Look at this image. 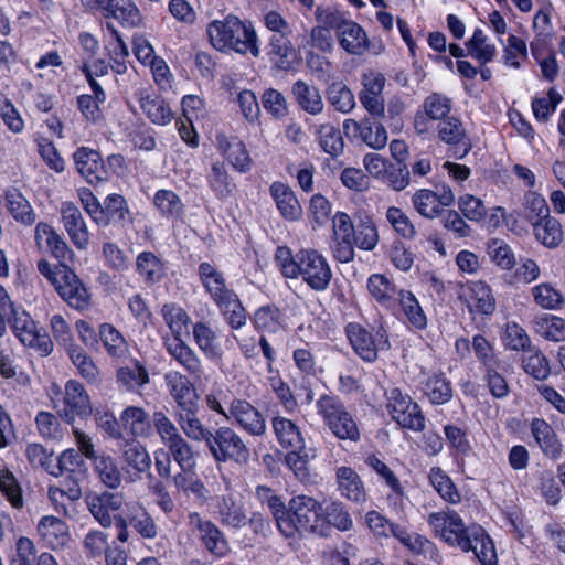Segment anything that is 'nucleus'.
<instances>
[{
  "label": "nucleus",
  "instance_id": "13d9d810",
  "mask_svg": "<svg viewBox=\"0 0 565 565\" xmlns=\"http://www.w3.org/2000/svg\"><path fill=\"white\" fill-rule=\"evenodd\" d=\"M532 296L536 305L548 310L558 309L564 302L563 295L546 282L532 288Z\"/></svg>",
  "mask_w": 565,
  "mask_h": 565
},
{
  "label": "nucleus",
  "instance_id": "052dcab7",
  "mask_svg": "<svg viewBox=\"0 0 565 565\" xmlns=\"http://www.w3.org/2000/svg\"><path fill=\"white\" fill-rule=\"evenodd\" d=\"M425 116L431 120L446 119L451 109V100L439 93L427 96L423 103Z\"/></svg>",
  "mask_w": 565,
  "mask_h": 565
},
{
  "label": "nucleus",
  "instance_id": "dca6fc26",
  "mask_svg": "<svg viewBox=\"0 0 565 565\" xmlns=\"http://www.w3.org/2000/svg\"><path fill=\"white\" fill-rule=\"evenodd\" d=\"M438 138L454 147V156L456 158H463L471 149V143L467 138L466 130L460 119L456 117H447L439 121Z\"/></svg>",
  "mask_w": 565,
  "mask_h": 565
},
{
  "label": "nucleus",
  "instance_id": "69168bd1",
  "mask_svg": "<svg viewBox=\"0 0 565 565\" xmlns=\"http://www.w3.org/2000/svg\"><path fill=\"white\" fill-rule=\"evenodd\" d=\"M217 306L232 328L238 329L246 323L245 310L236 294L230 295L226 300L217 303Z\"/></svg>",
  "mask_w": 565,
  "mask_h": 565
},
{
  "label": "nucleus",
  "instance_id": "aec40b11",
  "mask_svg": "<svg viewBox=\"0 0 565 565\" xmlns=\"http://www.w3.org/2000/svg\"><path fill=\"white\" fill-rule=\"evenodd\" d=\"M78 173L90 184H96L106 178V171L100 154L90 148H79L73 154Z\"/></svg>",
  "mask_w": 565,
  "mask_h": 565
},
{
  "label": "nucleus",
  "instance_id": "1a4fd4ad",
  "mask_svg": "<svg viewBox=\"0 0 565 565\" xmlns=\"http://www.w3.org/2000/svg\"><path fill=\"white\" fill-rule=\"evenodd\" d=\"M12 320V329L15 337L22 344L35 349L42 355H47L52 352L53 343L46 334H42L34 320L25 311H14Z\"/></svg>",
  "mask_w": 565,
  "mask_h": 565
},
{
  "label": "nucleus",
  "instance_id": "f8f14e48",
  "mask_svg": "<svg viewBox=\"0 0 565 565\" xmlns=\"http://www.w3.org/2000/svg\"><path fill=\"white\" fill-rule=\"evenodd\" d=\"M189 525L198 531L204 546L216 556H224L230 551L228 543L221 530L210 520H204L196 512L190 513Z\"/></svg>",
  "mask_w": 565,
  "mask_h": 565
},
{
  "label": "nucleus",
  "instance_id": "09e8293b",
  "mask_svg": "<svg viewBox=\"0 0 565 565\" xmlns=\"http://www.w3.org/2000/svg\"><path fill=\"white\" fill-rule=\"evenodd\" d=\"M397 300L399 301L408 322L414 328L424 329L427 326V318L412 292L399 290Z\"/></svg>",
  "mask_w": 565,
  "mask_h": 565
},
{
  "label": "nucleus",
  "instance_id": "f3484780",
  "mask_svg": "<svg viewBox=\"0 0 565 565\" xmlns=\"http://www.w3.org/2000/svg\"><path fill=\"white\" fill-rule=\"evenodd\" d=\"M347 335L356 354L369 362L376 359L379 349H388L390 347L386 339L375 342L371 333L358 323L347 326Z\"/></svg>",
  "mask_w": 565,
  "mask_h": 565
},
{
  "label": "nucleus",
  "instance_id": "a18cd8bd",
  "mask_svg": "<svg viewBox=\"0 0 565 565\" xmlns=\"http://www.w3.org/2000/svg\"><path fill=\"white\" fill-rule=\"evenodd\" d=\"M534 326L536 333L546 340L554 342L565 341V320L563 318L545 315L537 317Z\"/></svg>",
  "mask_w": 565,
  "mask_h": 565
},
{
  "label": "nucleus",
  "instance_id": "58836bf2",
  "mask_svg": "<svg viewBox=\"0 0 565 565\" xmlns=\"http://www.w3.org/2000/svg\"><path fill=\"white\" fill-rule=\"evenodd\" d=\"M193 337L199 349L210 359L222 356V349L216 332L206 323L198 322L193 327Z\"/></svg>",
  "mask_w": 565,
  "mask_h": 565
},
{
  "label": "nucleus",
  "instance_id": "f704fd0d",
  "mask_svg": "<svg viewBox=\"0 0 565 565\" xmlns=\"http://www.w3.org/2000/svg\"><path fill=\"white\" fill-rule=\"evenodd\" d=\"M124 461L139 473L151 467V458L146 447L135 438L126 439L121 446Z\"/></svg>",
  "mask_w": 565,
  "mask_h": 565
},
{
  "label": "nucleus",
  "instance_id": "338daca9",
  "mask_svg": "<svg viewBox=\"0 0 565 565\" xmlns=\"http://www.w3.org/2000/svg\"><path fill=\"white\" fill-rule=\"evenodd\" d=\"M523 359L524 371L536 380H545L550 373V364L546 356L540 350H530Z\"/></svg>",
  "mask_w": 565,
  "mask_h": 565
},
{
  "label": "nucleus",
  "instance_id": "603ef678",
  "mask_svg": "<svg viewBox=\"0 0 565 565\" xmlns=\"http://www.w3.org/2000/svg\"><path fill=\"white\" fill-rule=\"evenodd\" d=\"M141 108L147 117L158 125H167L173 117V114L166 102L157 96L143 97L141 99Z\"/></svg>",
  "mask_w": 565,
  "mask_h": 565
},
{
  "label": "nucleus",
  "instance_id": "4d7b16f0",
  "mask_svg": "<svg viewBox=\"0 0 565 565\" xmlns=\"http://www.w3.org/2000/svg\"><path fill=\"white\" fill-rule=\"evenodd\" d=\"M152 423L156 433L166 447L182 437L177 425L162 411L153 413Z\"/></svg>",
  "mask_w": 565,
  "mask_h": 565
},
{
  "label": "nucleus",
  "instance_id": "a19ab883",
  "mask_svg": "<svg viewBox=\"0 0 565 565\" xmlns=\"http://www.w3.org/2000/svg\"><path fill=\"white\" fill-rule=\"evenodd\" d=\"M470 312L491 315L495 309V301L490 287L483 281H476L470 286Z\"/></svg>",
  "mask_w": 565,
  "mask_h": 565
},
{
  "label": "nucleus",
  "instance_id": "423d86ee",
  "mask_svg": "<svg viewBox=\"0 0 565 565\" xmlns=\"http://www.w3.org/2000/svg\"><path fill=\"white\" fill-rule=\"evenodd\" d=\"M316 406L318 414L334 436L339 439L359 440L358 425L337 396L323 394L317 401Z\"/></svg>",
  "mask_w": 565,
  "mask_h": 565
},
{
  "label": "nucleus",
  "instance_id": "c85d7f7f",
  "mask_svg": "<svg viewBox=\"0 0 565 565\" xmlns=\"http://www.w3.org/2000/svg\"><path fill=\"white\" fill-rule=\"evenodd\" d=\"M199 275L205 289L217 303L223 302L235 292L226 287L223 275L209 263L199 266Z\"/></svg>",
  "mask_w": 565,
  "mask_h": 565
},
{
  "label": "nucleus",
  "instance_id": "e433bc0d",
  "mask_svg": "<svg viewBox=\"0 0 565 565\" xmlns=\"http://www.w3.org/2000/svg\"><path fill=\"white\" fill-rule=\"evenodd\" d=\"M6 206L17 222L31 225L35 222L36 215L29 201L17 189H9L6 192Z\"/></svg>",
  "mask_w": 565,
  "mask_h": 565
},
{
  "label": "nucleus",
  "instance_id": "e2e57ef3",
  "mask_svg": "<svg viewBox=\"0 0 565 565\" xmlns=\"http://www.w3.org/2000/svg\"><path fill=\"white\" fill-rule=\"evenodd\" d=\"M487 250L490 258L502 269H510L514 266V254L504 241L491 238L488 242Z\"/></svg>",
  "mask_w": 565,
  "mask_h": 565
},
{
  "label": "nucleus",
  "instance_id": "b1692460",
  "mask_svg": "<svg viewBox=\"0 0 565 565\" xmlns=\"http://www.w3.org/2000/svg\"><path fill=\"white\" fill-rule=\"evenodd\" d=\"M198 406L178 409L175 419L183 434L191 440L204 441L207 445L212 430L206 428L196 415Z\"/></svg>",
  "mask_w": 565,
  "mask_h": 565
},
{
  "label": "nucleus",
  "instance_id": "49530a36",
  "mask_svg": "<svg viewBox=\"0 0 565 565\" xmlns=\"http://www.w3.org/2000/svg\"><path fill=\"white\" fill-rule=\"evenodd\" d=\"M429 481L445 501L452 504H457L461 501V495L454 482L439 467L431 468Z\"/></svg>",
  "mask_w": 565,
  "mask_h": 565
},
{
  "label": "nucleus",
  "instance_id": "774afa93",
  "mask_svg": "<svg viewBox=\"0 0 565 565\" xmlns=\"http://www.w3.org/2000/svg\"><path fill=\"white\" fill-rule=\"evenodd\" d=\"M35 423L40 435L44 438L60 440L66 431L61 426L58 418L49 412H40L35 417Z\"/></svg>",
  "mask_w": 565,
  "mask_h": 565
},
{
  "label": "nucleus",
  "instance_id": "0e129e2a",
  "mask_svg": "<svg viewBox=\"0 0 565 565\" xmlns=\"http://www.w3.org/2000/svg\"><path fill=\"white\" fill-rule=\"evenodd\" d=\"M525 217L532 224V221H540L550 215V207L546 200L535 191H529L524 196Z\"/></svg>",
  "mask_w": 565,
  "mask_h": 565
},
{
  "label": "nucleus",
  "instance_id": "7c9ffc66",
  "mask_svg": "<svg viewBox=\"0 0 565 565\" xmlns=\"http://www.w3.org/2000/svg\"><path fill=\"white\" fill-rule=\"evenodd\" d=\"M120 424L132 438L147 437L150 434L149 414L139 406L126 407L119 416Z\"/></svg>",
  "mask_w": 565,
  "mask_h": 565
},
{
  "label": "nucleus",
  "instance_id": "c03bdc74",
  "mask_svg": "<svg viewBox=\"0 0 565 565\" xmlns=\"http://www.w3.org/2000/svg\"><path fill=\"white\" fill-rule=\"evenodd\" d=\"M370 294L382 305L391 306L398 299L399 290L383 275H372L367 281Z\"/></svg>",
  "mask_w": 565,
  "mask_h": 565
},
{
  "label": "nucleus",
  "instance_id": "7ed1b4c3",
  "mask_svg": "<svg viewBox=\"0 0 565 565\" xmlns=\"http://www.w3.org/2000/svg\"><path fill=\"white\" fill-rule=\"evenodd\" d=\"M207 34L211 44L218 51L233 50L241 54L250 52L254 56L259 54L253 26L236 17L228 15L222 21L211 22Z\"/></svg>",
  "mask_w": 565,
  "mask_h": 565
},
{
  "label": "nucleus",
  "instance_id": "39448f33",
  "mask_svg": "<svg viewBox=\"0 0 565 565\" xmlns=\"http://www.w3.org/2000/svg\"><path fill=\"white\" fill-rule=\"evenodd\" d=\"M285 276L296 278L301 276L310 288L316 291L326 290L332 278V273L326 258L316 250L298 252V260L285 266Z\"/></svg>",
  "mask_w": 565,
  "mask_h": 565
},
{
  "label": "nucleus",
  "instance_id": "473e14b6",
  "mask_svg": "<svg viewBox=\"0 0 565 565\" xmlns=\"http://www.w3.org/2000/svg\"><path fill=\"white\" fill-rule=\"evenodd\" d=\"M273 428L279 444L285 448L303 449L305 439L300 428L292 420L285 417H274Z\"/></svg>",
  "mask_w": 565,
  "mask_h": 565
},
{
  "label": "nucleus",
  "instance_id": "4c0bfd02",
  "mask_svg": "<svg viewBox=\"0 0 565 565\" xmlns=\"http://www.w3.org/2000/svg\"><path fill=\"white\" fill-rule=\"evenodd\" d=\"M313 134L322 150L332 157H337L343 151V139L339 128L330 122L315 125Z\"/></svg>",
  "mask_w": 565,
  "mask_h": 565
},
{
  "label": "nucleus",
  "instance_id": "bb28decb",
  "mask_svg": "<svg viewBox=\"0 0 565 565\" xmlns=\"http://www.w3.org/2000/svg\"><path fill=\"white\" fill-rule=\"evenodd\" d=\"M337 36L341 47L350 54L360 55L369 47L366 33L354 21L342 22Z\"/></svg>",
  "mask_w": 565,
  "mask_h": 565
},
{
  "label": "nucleus",
  "instance_id": "864d4df0",
  "mask_svg": "<svg viewBox=\"0 0 565 565\" xmlns=\"http://www.w3.org/2000/svg\"><path fill=\"white\" fill-rule=\"evenodd\" d=\"M153 203L161 215L178 218L183 213V204L180 198L170 190H159L153 198Z\"/></svg>",
  "mask_w": 565,
  "mask_h": 565
},
{
  "label": "nucleus",
  "instance_id": "de8ad7c7",
  "mask_svg": "<svg viewBox=\"0 0 565 565\" xmlns=\"http://www.w3.org/2000/svg\"><path fill=\"white\" fill-rule=\"evenodd\" d=\"M105 8L114 19L125 25L136 26L141 20L138 8L130 0H108Z\"/></svg>",
  "mask_w": 565,
  "mask_h": 565
},
{
  "label": "nucleus",
  "instance_id": "9d476101",
  "mask_svg": "<svg viewBox=\"0 0 565 565\" xmlns=\"http://www.w3.org/2000/svg\"><path fill=\"white\" fill-rule=\"evenodd\" d=\"M85 502L96 521L104 527H109L113 524L114 516L111 513L117 514L125 502V498L119 492H103L100 494L88 493L85 497Z\"/></svg>",
  "mask_w": 565,
  "mask_h": 565
},
{
  "label": "nucleus",
  "instance_id": "2eb2a0df",
  "mask_svg": "<svg viewBox=\"0 0 565 565\" xmlns=\"http://www.w3.org/2000/svg\"><path fill=\"white\" fill-rule=\"evenodd\" d=\"M343 130L345 134L353 131L363 142L373 149H382L387 143V132L380 122L365 118L361 121L348 118L343 121Z\"/></svg>",
  "mask_w": 565,
  "mask_h": 565
},
{
  "label": "nucleus",
  "instance_id": "5fc2aeb1",
  "mask_svg": "<svg viewBox=\"0 0 565 565\" xmlns=\"http://www.w3.org/2000/svg\"><path fill=\"white\" fill-rule=\"evenodd\" d=\"M469 54L477 58L481 64L489 63L495 56V46L488 43L487 36L482 30L476 29L472 38L468 42Z\"/></svg>",
  "mask_w": 565,
  "mask_h": 565
},
{
  "label": "nucleus",
  "instance_id": "72a5a7b5",
  "mask_svg": "<svg viewBox=\"0 0 565 565\" xmlns=\"http://www.w3.org/2000/svg\"><path fill=\"white\" fill-rule=\"evenodd\" d=\"M269 56L271 62L282 71L292 68L296 61V51L288 35L274 34L269 42Z\"/></svg>",
  "mask_w": 565,
  "mask_h": 565
},
{
  "label": "nucleus",
  "instance_id": "9b49d317",
  "mask_svg": "<svg viewBox=\"0 0 565 565\" xmlns=\"http://www.w3.org/2000/svg\"><path fill=\"white\" fill-rule=\"evenodd\" d=\"M384 84L385 77L380 73L371 72L363 75V88L359 93V99L365 110L374 118L384 117L385 115Z\"/></svg>",
  "mask_w": 565,
  "mask_h": 565
},
{
  "label": "nucleus",
  "instance_id": "a878e982",
  "mask_svg": "<svg viewBox=\"0 0 565 565\" xmlns=\"http://www.w3.org/2000/svg\"><path fill=\"white\" fill-rule=\"evenodd\" d=\"M164 381L179 409L196 405L195 390L188 376L179 372H170L164 375Z\"/></svg>",
  "mask_w": 565,
  "mask_h": 565
},
{
  "label": "nucleus",
  "instance_id": "8fccbe9b",
  "mask_svg": "<svg viewBox=\"0 0 565 565\" xmlns=\"http://www.w3.org/2000/svg\"><path fill=\"white\" fill-rule=\"evenodd\" d=\"M137 271L147 282H157L163 276L161 260L151 252H142L136 260Z\"/></svg>",
  "mask_w": 565,
  "mask_h": 565
},
{
  "label": "nucleus",
  "instance_id": "ddd939ff",
  "mask_svg": "<svg viewBox=\"0 0 565 565\" xmlns=\"http://www.w3.org/2000/svg\"><path fill=\"white\" fill-rule=\"evenodd\" d=\"M226 418L234 419L253 436H262L266 430V423L259 411L245 399H233Z\"/></svg>",
  "mask_w": 565,
  "mask_h": 565
},
{
  "label": "nucleus",
  "instance_id": "393cba45",
  "mask_svg": "<svg viewBox=\"0 0 565 565\" xmlns=\"http://www.w3.org/2000/svg\"><path fill=\"white\" fill-rule=\"evenodd\" d=\"M338 490L348 500L362 504L366 501V490L360 476L350 467L337 469Z\"/></svg>",
  "mask_w": 565,
  "mask_h": 565
},
{
  "label": "nucleus",
  "instance_id": "c9c22d12",
  "mask_svg": "<svg viewBox=\"0 0 565 565\" xmlns=\"http://www.w3.org/2000/svg\"><path fill=\"white\" fill-rule=\"evenodd\" d=\"M532 433L543 452L557 459L562 452L561 443L557 439L553 428L543 419H534L532 423Z\"/></svg>",
  "mask_w": 565,
  "mask_h": 565
},
{
  "label": "nucleus",
  "instance_id": "6e6552de",
  "mask_svg": "<svg viewBox=\"0 0 565 565\" xmlns=\"http://www.w3.org/2000/svg\"><path fill=\"white\" fill-rule=\"evenodd\" d=\"M387 409L393 419L402 427L420 431L425 427V417L419 406L399 388H392L387 393Z\"/></svg>",
  "mask_w": 565,
  "mask_h": 565
},
{
  "label": "nucleus",
  "instance_id": "ea45409f",
  "mask_svg": "<svg viewBox=\"0 0 565 565\" xmlns=\"http://www.w3.org/2000/svg\"><path fill=\"white\" fill-rule=\"evenodd\" d=\"M116 380L127 391H138L149 382L147 369L136 361L130 366H122L117 370Z\"/></svg>",
  "mask_w": 565,
  "mask_h": 565
},
{
  "label": "nucleus",
  "instance_id": "37998d69",
  "mask_svg": "<svg viewBox=\"0 0 565 565\" xmlns=\"http://www.w3.org/2000/svg\"><path fill=\"white\" fill-rule=\"evenodd\" d=\"M207 181L212 191L221 200L230 198L236 189L235 183L227 174L224 163L218 161L212 164Z\"/></svg>",
  "mask_w": 565,
  "mask_h": 565
},
{
  "label": "nucleus",
  "instance_id": "412c9836",
  "mask_svg": "<svg viewBox=\"0 0 565 565\" xmlns=\"http://www.w3.org/2000/svg\"><path fill=\"white\" fill-rule=\"evenodd\" d=\"M269 194L276 203L280 215L287 221H298L302 215L301 205L292 189L280 181L269 186Z\"/></svg>",
  "mask_w": 565,
  "mask_h": 565
},
{
  "label": "nucleus",
  "instance_id": "680f3d73",
  "mask_svg": "<svg viewBox=\"0 0 565 565\" xmlns=\"http://www.w3.org/2000/svg\"><path fill=\"white\" fill-rule=\"evenodd\" d=\"M161 311L174 338H180L190 321L188 313L174 303H166Z\"/></svg>",
  "mask_w": 565,
  "mask_h": 565
},
{
  "label": "nucleus",
  "instance_id": "a211bd4d",
  "mask_svg": "<svg viewBox=\"0 0 565 565\" xmlns=\"http://www.w3.org/2000/svg\"><path fill=\"white\" fill-rule=\"evenodd\" d=\"M38 532L45 544L52 550H68L71 534L66 521L53 515L43 516L38 524Z\"/></svg>",
  "mask_w": 565,
  "mask_h": 565
},
{
  "label": "nucleus",
  "instance_id": "0eeeda50",
  "mask_svg": "<svg viewBox=\"0 0 565 565\" xmlns=\"http://www.w3.org/2000/svg\"><path fill=\"white\" fill-rule=\"evenodd\" d=\"M206 447L216 462L235 461L247 465L250 450L243 438L231 427L222 426L212 433Z\"/></svg>",
  "mask_w": 565,
  "mask_h": 565
},
{
  "label": "nucleus",
  "instance_id": "79ce46f5",
  "mask_svg": "<svg viewBox=\"0 0 565 565\" xmlns=\"http://www.w3.org/2000/svg\"><path fill=\"white\" fill-rule=\"evenodd\" d=\"M327 100L339 113L349 114L355 107L351 89L342 82H334L326 90Z\"/></svg>",
  "mask_w": 565,
  "mask_h": 565
},
{
  "label": "nucleus",
  "instance_id": "5701e85b",
  "mask_svg": "<svg viewBox=\"0 0 565 565\" xmlns=\"http://www.w3.org/2000/svg\"><path fill=\"white\" fill-rule=\"evenodd\" d=\"M291 93L299 108L307 114L317 116L323 111L324 103L317 86L298 79L292 84Z\"/></svg>",
  "mask_w": 565,
  "mask_h": 565
},
{
  "label": "nucleus",
  "instance_id": "6ab92c4d",
  "mask_svg": "<svg viewBox=\"0 0 565 565\" xmlns=\"http://www.w3.org/2000/svg\"><path fill=\"white\" fill-rule=\"evenodd\" d=\"M168 353L184 369L194 381L204 376V369L196 353L181 338L166 341Z\"/></svg>",
  "mask_w": 565,
  "mask_h": 565
},
{
  "label": "nucleus",
  "instance_id": "3c124183",
  "mask_svg": "<svg viewBox=\"0 0 565 565\" xmlns=\"http://www.w3.org/2000/svg\"><path fill=\"white\" fill-rule=\"evenodd\" d=\"M95 470L100 481L110 489L121 484V472L110 456H99L94 460Z\"/></svg>",
  "mask_w": 565,
  "mask_h": 565
},
{
  "label": "nucleus",
  "instance_id": "4468645a",
  "mask_svg": "<svg viewBox=\"0 0 565 565\" xmlns=\"http://www.w3.org/2000/svg\"><path fill=\"white\" fill-rule=\"evenodd\" d=\"M455 200V195L449 188H443L440 193L431 190L422 189L413 195V205L415 210L427 218H434L441 212L443 206L450 205Z\"/></svg>",
  "mask_w": 565,
  "mask_h": 565
},
{
  "label": "nucleus",
  "instance_id": "20e7f679",
  "mask_svg": "<svg viewBox=\"0 0 565 565\" xmlns=\"http://www.w3.org/2000/svg\"><path fill=\"white\" fill-rule=\"evenodd\" d=\"M321 505L316 499L303 494L296 495L289 500L277 526L286 537L309 533L321 535Z\"/></svg>",
  "mask_w": 565,
  "mask_h": 565
},
{
  "label": "nucleus",
  "instance_id": "bf43d9fd",
  "mask_svg": "<svg viewBox=\"0 0 565 565\" xmlns=\"http://www.w3.org/2000/svg\"><path fill=\"white\" fill-rule=\"evenodd\" d=\"M100 339L111 356H121L127 351V342L121 333L111 324L103 323L99 330Z\"/></svg>",
  "mask_w": 565,
  "mask_h": 565
},
{
  "label": "nucleus",
  "instance_id": "cd10ccee",
  "mask_svg": "<svg viewBox=\"0 0 565 565\" xmlns=\"http://www.w3.org/2000/svg\"><path fill=\"white\" fill-rule=\"evenodd\" d=\"M216 509L223 525L241 529L247 522L243 502L233 494L221 497L217 501Z\"/></svg>",
  "mask_w": 565,
  "mask_h": 565
},
{
  "label": "nucleus",
  "instance_id": "2f4dec72",
  "mask_svg": "<svg viewBox=\"0 0 565 565\" xmlns=\"http://www.w3.org/2000/svg\"><path fill=\"white\" fill-rule=\"evenodd\" d=\"M369 529L376 536H395L403 544L411 546L412 535L402 526L391 523L384 515L376 511L367 512L365 516Z\"/></svg>",
  "mask_w": 565,
  "mask_h": 565
},
{
  "label": "nucleus",
  "instance_id": "6e6d98bb",
  "mask_svg": "<svg viewBox=\"0 0 565 565\" xmlns=\"http://www.w3.org/2000/svg\"><path fill=\"white\" fill-rule=\"evenodd\" d=\"M82 71L89 83V86L98 100H105L106 95L100 84L97 82V77H102L108 74V65L103 60H85Z\"/></svg>",
  "mask_w": 565,
  "mask_h": 565
},
{
  "label": "nucleus",
  "instance_id": "c756f323",
  "mask_svg": "<svg viewBox=\"0 0 565 565\" xmlns=\"http://www.w3.org/2000/svg\"><path fill=\"white\" fill-rule=\"evenodd\" d=\"M531 225L535 239L547 248L558 247L564 239L562 224L553 216L532 221Z\"/></svg>",
  "mask_w": 565,
  "mask_h": 565
},
{
  "label": "nucleus",
  "instance_id": "f257e3e1",
  "mask_svg": "<svg viewBox=\"0 0 565 565\" xmlns=\"http://www.w3.org/2000/svg\"><path fill=\"white\" fill-rule=\"evenodd\" d=\"M427 521L435 535L450 546L467 550L471 547L470 543L473 541L486 542V545L482 544L484 551L481 552V558L488 564L493 562L492 540L481 526H466L460 515L454 510L430 513Z\"/></svg>",
  "mask_w": 565,
  "mask_h": 565
},
{
  "label": "nucleus",
  "instance_id": "4be33fe9",
  "mask_svg": "<svg viewBox=\"0 0 565 565\" xmlns=\"http://www.w3.org/2000/svg\"><path fill=\"white\" fill-rule=\"evenodd\" d=\"M217 148L231 164L239 172L245 173L252 168V159L245 145L236 137L216 135Z\"/></svg>",
  "mask_w": 565,
  "mask_h": 565
},
{
  "label": "nucleus",
  "instance_id": "f03ea898",
  "mask_svg": "<svg viewBox=\"0 0 565 565\" xmlns=\"http://www.w3.org/2000/svg\"><path fill=\"white\" fill-rule=\"evenodd\" d=\"M35 243L41 250L50 252L58 260L54 269L51 268L47 260H40L38 263L39 271L49 279L61 298L71 303L70 268L65 263L68 253L67 244L46 223L36 225Z\"/></svg>",
  "mask_w": 565,
  "mask_h": 565
}]
</instances>
